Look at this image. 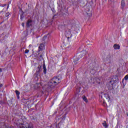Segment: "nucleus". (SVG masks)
Here are the masks:
<instances>
[{"mask_svg":"<svg viewBox=\"0 0 128 128\" xmlns=\"http://www.w3.org/2000/svg\"><path fill=\"white\" fill-rule=\"evenodd\" d=\"M60 78L58 76H54L52 78L50 82H48V86L51 88H54L56 86H58V84L60 82Z\"/></svg>","mask_w":128,"mask_h":128,"instance_id":"obj_1","label":"nucleus"},{"mask_svg":"<svg viewBox=\"0 0 128 128\" xmlns=\"http://www.w3.org/2000/svg\"><path fill=\"white\" fill-rule=\"evenodd\" d=\"M88 54V52L86 50H84L82 52L81 54L78 56V58H74V64H78V62L80 60V58H82L84 56H86Z\"/></svg>","mask_w":128,"mask_h":128,"instance_id":"obj_2","label":"nucleus"},{"mask_svg":"<svg viewBox=\"0 0 128 128\" xmlns=\"http://www.w3.org/2000/svg\"><path fill=\"white\" fill-rule=\"evenodd\" d=\"M115 82H116V80H110L107 84V86H108V88H114V84Z\"/></svg>","mask_w":128,"mask_h":128,"instance_id":"obj_3","label":"nucleus"},{"mask_svg":"<svg viewBox=\"0 0 128 128\" xmlns=\"http://www.w3.org/2000/svg\"><path fill=\"white\" fill-rule=\"evenodd\" d=\"M44 44L42 43L40 44L38 46V52H42V50H44Z\"/></svg>","mask_w":128,"mask_h":128,"instance_id":"obj_4","label":"nucleus"},{"mask_svg":"<svg viewBox=\"0 0 128 128\" xmlns=\"http://www.w3.org/2000/svg\"><path fill=\"white\" fill-rule=\"evenodd\" d=\"M25 126L26 128H34V125L32 123H26L25 124Z\"/></svg>","mask_w":128,"mask_h":128,"instance_id":"obj_5","label":"nucleus"},{"mask_svg":"<svg viewBox=\"0 0 128 128\" xmlns=\"http://www.w3.org/2000/svg\"><path fill=\"white\" fill-rule=\"evenodd\" d=\"M106 60L109 62V64H110L112 62V56H110V54L107 55L106 57Z\"/></svg>","mask_w":128,"mask_h":128,"instance_id":"obj_6","label":"nucleus"},{"mask_svg":"<svg viewBox=\"0 0 128 128\" xmlns=\"http://www.w3.org/2000/svg\"><path fill=\"white\" fill-rule=\"evenodd\" d=\"M32 24V21L30 20H28L26 24V26L28 28H30Z\"/></svg>","mask_w":128,"mask_h":128,"instance_id":"obj_7","label":"nucleus"},{"mask_svg":"<svg viewBox=\"0 0 128 128\" xmlns=\"http://www.w3.org/2000/svg\"><path fill=\"white\" fill-rule=\"evenodd\" d=\"M114 50H120V46L118 44H114L113 46Z\"/></svg>","mask_w":128,"mask_h":128,"instance_id":"obj_8","label":"nucleus"},{"mask_svg":"<svg viewBox=\"0 0 128 128\" xmlns=\"http://www.w3.org/2000/svg\"><path fill=\"white\" fill-rule=\"evenodd\" d=\"M102 124L104 128H108V125L106 124V120L103 121Z\"/></svg>","mask_w":128,"mask_h":128,"instance_id":"obj_9","label":"nucleus"},{"mask_svg":"<svg viewBox=\"0 0 128 128\" xmlns=\"http://www.w3.org/2000/svg\"><path fill=\"white\" fill-rule=\"evenodd\" d=\"M15 92H16V96H17V98L18 99V100H20V92L18 91V90H16V91H15Z\"/></svg>","mask_w":128,"mask_h":128,"instance_id":"obj_10","label":"nucleus"},{"mask_svg":"<svg viewBox=\"0 0 128 128\" xmlns=\"http://www.w3.org/2000/svg\"><path fill=\"white\" fill-rule=\"evenodd\" d=\"M43 72L44 74H46V64H43Z\"/></svg>","mask_w":128,"mask_h":128,"instance_id":"obj_11","label":"nucleus"},{"mask_svg":"<svg viewBox=\"0 0 128 128\" xmlns=\"http://www.w3.org/2000/svg\"><path fill=\"white\" fill-rule=\"evenodd\" d=\"M124 6H126V4L124 3V1L122 0L121 2V8H124Z\"/></svg>","mask_w":128,"mask_h":128,"instance_id":"obj_12","label":"nucleus"},{"mask_svg":"<svg viewBox=\"0 0 128 128\" xmlns=\"http://www.w3.org/2000/svg\"><path fill=\"white\" fill-rule=\"evenodd\" d=\"M82 100L85 102H88V98L85 96H82Z\"/></svg>","mask_w":128,"mask_h":128,"instance_id":"obj_13","label":"nucleus"},{"mask_svg":"<svg viewBox=\"0 0 128 128\" xmlns=\"http://www.w3.org/2000/svg\"><path fill=\"white\" fill-rule=\"evenodd\" d=\"M104 98H106V100H110V96H108V94H104Z\"/></svg>","mask_w":128,"mask_h":128,"instance_id":"obj_14","label":"nucleus"},{"mask_svg":"<svg viewBox=\"0 0 128 128\" xmlns=\"http://www.w3.org/2000/svg\"><path fill=\"white\" fill-rule=\"evenodd\" d=\"M95 80L98 84H100V78H96Z\"/></svg>","mask_w":128,"mask_h":128,"instance_id":"obj_15","label":"nucleus"},{"mask_svg":"<svg viewBox=\"0 0 128 128\" xmlns=\"http://www.w3.org/2000/svg\"><path fill=\"white\" fill-rule=\"evenodd\" d=\"M68 34H69V36H68L66 34V38H72V34H70V32H68Z\"/></svg>","mask_w":128,"mask_h":128,"instance_id":"obj_16","label":"nucleus"},{"mask_svg":"<svg viewBox=\"0 0 128 128\" xmlns=\"http://www.w3.org/2000/svg\"><path fill=\"white\" fill-rule=\"evenodd\" d=\"M30 52V50H25V54H28V52Z\"/></svg>","mask_w":128,"mask_h":128,"instance_id":"obj_17","label":"nucleus"},{"mask_svg":"<svg viewBox=\"0 0 128 128\" xmlns=\"http://www.w3.org/2000/svg\"><path fill=\"white\" fill-rule=\"evenodd\" d=\"M6 4H1L0 5V6H2V8H4V6H6Z\"/></svg>","mask_w":128,"mask_h":128,"instance_id":"obj_18","label":"nucleus"},{"mask_svg":"<svg viewBox=\"0 0 128 128\" xmlns=\"http://www.w3.org/2000/svg\"><path fill=\"white\" fill-rule=\"evenodd\" d=\"M38 72H40V68H42V66H38Z\"/></svg>","mask_w":128,"mask_h":128,"instance_id":"obj_19","label":"nucleus"},{"mask_svg":"<svg viewBox=\"0 0 128 128\" xmlns=\"http://www.w3.org/2000/svg\"><path fill=\"white\" fill-rule=\"evenodd\" d=\"M6 16H10V12H7L6 14Z\"/></svg>","mask_w":128,"mask_h":128,"instance_id":"obj_20","label":"nucleus"},{"mask_svg":"<svg viewBox=\"0 0 128 128\" xmlns=\"http://www.w3.org/2000/svg\"><path fill=\"white\" fill-rule=\"evenodd\" d=\"M22 18H24V14H21L20 15V19L22 20Z\"/></svg>","mask_w":128,"mask_h":128,"instance_id":"obj_21","label":"nucleus"},{"mask_svg":"<svg viewBox=\"0 0 128 128\" xmlns=\"http://www.w3.org/2000/svg\"><path fill=\"white\" fill-rule=\"evenodd\" d=\"M89 11H90L89 8H87V10H86V12H89Z\"/></svg>","mask_w":128,"mask_h":128,"instance_id":"obj_22","label":"nucleus"},{"mask_svg":"<svg viewBox=\"0 0 128 128\" xmlns=\"http://www.w3.org/2000/svg\"><path fill=\"white\" fill-rule=\"evenodd\" d=\"M47 36H44L43 38V40H46V38Z\"/></svg>","mask_w":128,"mask_h":128,"instance_id":"obj_23","label":"nucleus"},{"mask_svg":"<svg viewBox=\"0 0 128 128\" xmlns=\"http://www.w3.org/2000/svg\"><path fill=\"white\" fill-rule=\"evenodd\" d=\"M22 26H24V23L22 22Z\"/></svg>","mask_w":128,"mask_h":128,"instance_id":"obj_24","label":"nucleus"},{"mask_svg":"<svg viewBox=\"0 0 128 128\" xmlns=\"http://www.w3.org/2000/svg\"><path fill=\"white\" fill-rule=\"evenodd\" d=\"M20 128H26V127L24 126H21Z\"/></svg>","mask_w":128,"mask_h":128,"instance_id":"obj_25","label":"nucleus"},{"mask_svg":"<svg viewBox=\"0 0 128 128\" xmlns=\"http://www.w3.org/2000/svg\"><path fill=\"white\" fill-rule=\"evenodd\" d=\"M2 86H3L2 84H0V88H2Z\"/></svg>","mask_w":128,"mask_h":128,"instance_id":"obj_26","label":"nucleus"},{"mask_svg":"<svg viewBox=\"0 0 128 128\" xmlns=\"http://www.w3.org/2000/svg\"><path fill=\"white\" fill-rule=\"evenodd\" d=\"M2 72V68H0V72Z\"/></svg>","mask_w":128,"mask_h":128,"instance_id":"obj_27","label":"nucleus"},{"mask_svg":"<svg viewBox=\"0 0 128 128\" xmlns=\"http://www.w3.org/2000/svg\"><path fill=\"white\" fill-rule=\"evenodd\" d=\"M40 58H42V55H40Z\"/></svg>","mask_w":128,"mask_h":128,"instance_id":"obj_28","label":"nucleus"},{"mask_svg":"<svg viewBox=\"0 0 128 128\" xmlns=\"http://www.w3.org/2000/svg\"><path fill=\"white\" fill-rule=\"evenodd\" d=\"M29 46H30V48L32 46V44H30Z\"/></svg>","mask_w":128,"mask_h":128,"instance_id":"obj_29","label":"nucleus"},{"mask_svg":"<svg viewBox=\"0 0 128 128\" xmlns=\"http://www.w3.org/2000/svg\"><path fill=\"white\" fill-rule=\"evenodd\" d=\"M8 128H13L12 127L8 126Z\"/></svg>","mask_w":128,"mask_h":128,"instance_id":"obj_30","label":"nucleus"},{"mask_svg":"<svg viewBox=\"0 0 128 128\" xmlns=\"http://www.w3.org/2000/svg\"><path fill=\"white\" fill-rule=\"evenodd\" d=\"M54 16H56V15H54V16H53V18H54Z\"/></svg>","mask_w":128,"mask_h":128,"instance_id":"obj_31","label":"nucleus"},{"mask_svg":"<svg viewBox=\"0 0 128 128\" xmlns=\"http://www.w3.org/2000/svg\"><path fill=\"white\" fill-rule=\"evenodd\" d=\"M8 6H9L8 5V6H7V8H8Z\"/></svg>","mask_w":128,"mask_h":128,"instance_id":"obj_32","label":"nucleus"},{"mask_svg":"<svg viewBox=\"0 0 128 128\" xmlns=\"http://www.w3.org/2000/svg\"><path fill=\"white\" fill-rule=\"evenodd\" d=\"M102 98V96H101Z\"/></svg>","mask_w":128,"mask_h":128,"instance_id":"obj_33","label":"nucleus"}]
</instances>
